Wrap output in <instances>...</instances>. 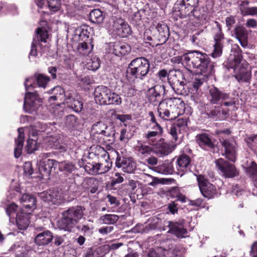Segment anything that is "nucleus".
I'll return each instance as SVG.
<instances>
[{
	"label": "nucleus",
	"mask_w": 257,
	"mask_h": 257,
	"mask_svg": "<svg viewBox=\"0 0 257 257\" xmlns=\"http://www.w3.org/2000/svg\"><path fill=\"white\" fill-rule=\"evenodd\" d=\"M215 164L225 177L233 178L238 174L234 165L222 158L217 160L215 161Z\"/></svg>",
	"instance_id": "nucleus-14"
},
{
	"label": "nucleus",
	"mask_w": 257,
	"mask_h": 257,
	"mask_svg": "<svg viewBox=\"0 0 257 257\" xmlns=\"http://www.w3.org/2000/svg\"><path fill=\"white\" fill-rule=\"evenodd\" d=\"M119 219L118 216L115 214H105L100 218V221L105 224H114Z\"/></svg>",
	"instance_id": "nucleus-46"
},
{
	"label": "nucleus",
	"mask_w": 257,
	"mask_h": 257,
	"mask_svg": "<svg viewBox=\"0 0 257 257\" xmlns=\"http://www.w3.org/2000/svg\"><path fill=\"white\" fill-rule=\"evenodd\" d=\"M235 38L238 40L241 46L243 48L248 46V31L241 25L236 26L233 30Z\"/></svg>",
	"instance_id": "nucleus-23"
},
{
	"label": "nucleus",
	"mask_w": 257,
	"mask_h": 257,
	"mask_svg": "<svg viewBox=\"0 0 257 257\" xmlns=\"http://www.w3.org/2000/svg\"><path fill=\"white\" fill-rule=\"evenodd\" d=\"M229 97L228 94L223 93L212 86L209 88L207 98L211 104H221L223 100L229 99Z\"/></svg>",
	"instance_id": "nucleus-19"
},
{
	"label": "nucleus",
	"mask_w": 257,
	"mask_h": 257,
	"mask_svg": "<svg viewBox=\"0 0 257 257\" xmlns=\"http://www.w3.org/2000/svg\"><path fill=\"white\" fill-rule=\"evenodd\" d=\"M36 80L38 87L45 88L47 87L50 78L44 74H40L37 76Z\"/></svg>",
	"instance_id": "nucleus-47"
},
{
	"label": "nucleus",
	"mask_w": 257,
	"mask_h": 257,
	"mask_svg": "<svg viewBox=\"0 0 257 257\" xmlns=\"http://www.w3.org/2000/svg\"><path fill=\"white\" fill-rule=\"evenodd\" d=\"M196 141L198 145L205 150L211 151L216 148L214 139L207 134L203 133L197 135Z\"/></svg>",
	"instance_id": "nucleus-20"
},
{
	"label": "nucleus",
	"mask_w": 257,
	"mask_h": 257,
	"mask_svg": "<svg viewBox=\"0 0 257 257\" xmlns=\"http://www.w3.org/2000/svg\"><path fill=\"white\" fill-rule=\"evenodd\" d=\"M104 15L99 9H94L89 13L90 20L93 23L99 24L102 22Z\"/></svg>",
	"instance_id": "nucleus-39"
},
{
	"label": "nucleus",
	"mask_w": 257,
	"mask_h": 257,
	"mask_svg": "<svg viewBox=\"0 0 257 257\" xmlns=\"http://www.w3.org/2000/svg\"><path fill=\"white\" fill-rule=\"evenodd\" d=\"M35 79L33 78H27L24 83L26 93L24 102V108L27 112H30L35 109V102L38 99V95L36 92L29 91L31 88H34L33 82Z\"/></svg>",
	"instance_id": "nucleus-7"
},
{
	"label": "nucleus",
	"mask_w": 257,
	"mask_h": 257,
	"mask_svg": "<svg viewBox=\"0 0 257 257\" xmlns=\"http://www.w3.org/2000/svg\"><path fill=\"white\" fill-rule=\"evenodd\" d=\"M156 150L155 153L160 156H167L172 152V149L170 145L165 142H160L156 143Z\"/></svg>",
	"instance_id": "nucleus-35"
},
{
	"label": "nucleus",
	"mask_w": 257,
	"mask_h": 257,
	"mask_svg": "<svg viewBox=\"0 0 257 257\" xmlns=\"http://www.w3.org/2000/svg\"><path fill=\"white\" fill-rule=\"evenodd\" d=\"M149 61L144 57H138L131 61L126 71V78L131 83L135 79L143 80L150 71Z\"/></svg>",
	"instance_id": "nucleus-5"
},
{
	"label": "nucleus",
	"mask_w": 257,
	"mask_h": 257,
	"mask_svg": "<svg viewBox=\"0 0 257 257\" xmlns=\"http://www.w3.org/2000/svg\"><path fill=\"white\" fill-rule=\"evenodd\" d=\"M248 4L249 2L247 1H241L238 4V9L240 11V14L242 16H246V14L249 8Z\"/></svg>",
	"instance_id": "nucleus-56"
},
{
	"label": "nucleus",
	"mask_w": 257,
	"mask_h": 257,
	"mask_svg": "<svg viewBox=\"0 0 257 257\" xmlns=\"http://www.w3.org/2000/svg\"><path fill=\"white\" fill-rule=\"evenodd\" d=\"M244 168L247 175L253 182L254 186H257V164L253 161H250Z\"/></svg>",
	"instance_id": "nucleus-29"
},
{
	"label": "nucleus",
	"mask_w": 257,
	"mask_h": 257,
	"mask_svg": "<svg viewBox=\"0 0 257 257\" xmlns=\"http://www.w3.org/2000/svg\"><path fill=\"white\" fill-rule=\"evenodd\" d=\"M91 136L100 144H112L115 141V131L112 124H107L103 121L94 123L91 128Z\"/></svg>",
	"instance_id": "nucleus-3"
},
{
	"label": "nucleus",
	"mask_w": 257,
	"mask_h": 257,
	"mask_svg": "<svg viewBox=\"0 0 257 257\" xmlns=\"http://www.w3.org/2000/svg\"><path fill=\"white\" fill-rule=\"evenodd\" d=\"M142 177L145 182H148V184L152 186H154L158 183L157 179L151 175L144 174L142 176Z\"/></svg>",
	"instance_id": "nucleus-55"
},
{
	"label": "nucleus",
	"mask_w": 257,
	"mask_h": 257,
	"mask_svg": "<svg viewBox=\"0 0 257 257\" xmlns=\"http://www.w3.org/2000/svg\"><path fill=\"white\" fill-rule=\"evenodd\" d=\"M94 96L95 102L100 105H119L121 103L119 95L104 86H98L95 88Z\"/></svg>",
	"instance_id": "nucleus-6"
},
{
	"label": "nucleus",
	"mask_w": 257,
	"mask_h": 257,
	"mask_svg": "<svg viewBox=\"0 0 257 257\" xmlns=\"http://www.w3.org/2000/svg\"><path fill=\"white\" fill-rule=\"evenodd\" d=\"M161 131L155 132L153 131H149L145 135V138L147 139V142L150 145L155 146L157 143V137L161 136Z\"/></svg>",
	"instance_id": "nucleus-43"
},
{
	"label": "nucleus",
	"mask_w": 257,
	"mask_h": 257,
	"mask_svg": "<svg viewBox=\"0 0 257 257\" xmlns=\"http://www.w3.org/2000/svg\"><path fill=\"white\" fill-rule=\"evenodd\" d=\"M246 142L252 150L257 151V135L248 137Z\"/></svg>",
	"instance_id": "nucleus-57"
},
{
	"label": "nucleus",
	"mask_w": 257,
	"mask_h": 257,
	"mask_svg": "<svg viewBox=\"0 0 257 257\" xmlns=\"http://www.w3.org/2000/svg\"><path fill=\"white\" fill-rule=\"evenodd\" d=\"M155 171L162 174H172L174 172V168L171 163L165 161L156 167Z\"/></svg>",
	"instance_id": "nucleus-38"
},
{
	"label": "nucleus",
	"mask_w": 257,
	"mask_h": 257,
	"mask_svg": "<svg viewBox=\"0 0 257 257\" xmlns=\"http://www.w3.org/2000/svg\"><path fill=\"white\" fill-rule=\"evenodd\" d=\"M184 82L183 81H179L177 84L173 86L172 88L174 91L178 94H182L183 91L184 90Z\"/></svg>",
	"instance_id": "nucleus-58"
},
{
	"label": "nucleus",
	"mask_w": 257,
	"mask_h": 257,
	"mask_svg": "<svg viewBox=\"0 0 257 257\" xmlns=\"http://www.w3.org/2000/svg\"><path fill=\"white\" fill-rule=\"evenodd\" d=\"M231 54L229 58L230 62L229 67L232 69H236V67L241 63L242 56L241 50L238 45L233 44L231 47Z\"/></svg>",
	"instance_id": "nucleus-21"
},
{
	"label": "nucleus",
	"mask_w": 257,
	"mask_h": 257,
	"mask_svg": "<svg viewBox=\"0 0 257 257\" xmlns=\"http://www.w3.org/2000/svg\"><path fill=\"white\" fill-rule=\"evenodd\" d=\"M76 34L79 36V39L82 41H87L88 39L92 40L91 38H89L87 30L84 28H78L76 31Z\"/></svg>",
	"instance_id": "nucleus-48"
},
{
	"label": "nucleus",
	"mask_w": 257,
	"mask_h": 257,
	"mask_svg": "<svg viewBox=\"0 0 257 257\" xmlns=\"http://www.w3.org/2000/svg\"><path fill=\"white\" fill-rule=\"evenodd\" d=\"M171 62L177 64L182 62L188 70L194 69L196 73L204 76H209L214 70V64L209 56L197 50L190 51L182 56L173 57Z\"/></svg>",
	"instance_id": "nucleus-2"
},
{
	"label": "nucleus",
	"mask_w": 257,
	"mask_h": 257,
	"mask_svg": "<svg viewBox=\"0 0 257 257\" xmlns=\"http://www.w3.org/2000/svg\"><path fill=\"white\" fill-rule=\"evenodd\" d=\"M221 107L220 106H215L214 109L210 112L209 116L210 117L215 119H222L223 115L221 114Z\"/></svg>",
	"instance_id": "nucleus-54"
},
{
	"label": "nucleus",
	"mask_w": 257,
	"mask_h": 257,
	"mask_svg": "<svg viewBox=\"0 0 257 257\" xmlns=\"http://www.w3.org/2000/svg\"><path fill=\"white\" fill-rule=\"evenodd\" d=\"M36 142L32 139H29L27 141V150L29 153H32L36 150Z\"/></svg>",
	"instance_id": "nucleus-62"
},
{
	"label": "nucleus",
	"mask_w": 257,
	"mask_h": 257,
	"mask_svg": "<svg viewBox=\"0 0 257 257\" xmlns=\"http://www.w3.org/2000/svg\"><path fill=\"white\" fill-rule=\"evenodd\" d=\"M93 49L92 40L88 39L87 41H83L79 44L77 51L79 55L84 56L89 54Z\"/></svg>",
	"instance_id": "nucleus-34"
},
{
	"label": "nucleus",
	"mask_w": 257,
	"mask_h": 257,
	"mask_svg": "<svg viewBox=\"0 0 257 257\" xmlns=\"http://www.w3.org/2000/svg\"><path fill=\"white\" fill-rule=\"evenodd\" d=\"M156 29L159 33L160 41L165 42L169 36V30L165 23H159L156 26Z\"/></svg>",
	"instance_id": "nucleus-36"
},
{
	"label": "nucleus",
	"mask_w": 257,
	"mask_h": 257,
	"mask_svg": "<svg viewBox=\"0 0 257 257\" xmlns=\"http://www.w3.org/2000/svg\"><path fill=\"white\" fill-rule=\"evenodd\" d=\"M47 6L50 11L56 12L60 8V0H47Z\"/></svg>",
	"instance_id": "nucleus-52"
},
{
	"label": "nucleus",
	"mask_w": 257,
	"mask_h": 257,
	"mask_svg": "<svg viewBox=\"0 0 257 257\" xmlns=\"http://www.w3.org/2000/svg\"><path fill=\"white\" fill-rule=\"evenodd\" d=\"M165 94V89L163 85H156L148 90L149 100L153 105H158L159 116L166 120H174L184 113L185 103L179 98L163 99L162 95Z\"/></svg>",
	"instance_id": "nucleus-1"
},
{
	"label": "nucleus",
	"mask_w": 257,
	"mask_h": 257,
	"mask_svg": "<svg viewBox=\"0 0 257 257\" xmlns=\"http://www.w3.org/2000/svg\"><path fill=\"white\" fill-rule=\"evenodd\" d=\"M98 182L92 178L86 179L82 183L83 187L89 190L91 193H95L98 190Z\"/></svg>",
	"instance_id": "nucleus-40"
},
{
	"label": "nucleus",
	"mask_w": 257,
	"mask_h": 257,
	"mask_svg": "<svg viewBox=\"0 0 257 257\" xmlns=\"http://www.w3.org/2000/svg\"><path fill=\"white\" fill-rule=\"evenodd\" d=\"M171 193L172 194L176 193V198H177V199L178 200L180 201L181 202H186V199H187L185 195H182V194H181L179 192L178 188H176L173 189L171 191Z\"/></svg>",
	"instance_id": "nucleus-60"
},
{
	"label": "nucleus",
	"mask_w": 257,
	"mask_h": 257,
	"mask_svg": "<svg viewBox=\"0 0 257 257\" xmlns=\"http://www.w3.org/2000/svg\"><path fill=\"white\" fill-rule=\"evenodd\" d=\"M216 27L213 28L214 42L213 50L211 53V56L213 58L220 57L222 53V49L224 45V37L222 32L221 28L218 22H215Z\"/></svg>",
	"instance_id": "nucleus-9"
},
{
	"label": "nucleus",
	"mask_w": 257,
	"mask_h": 257,
	"mask_svg": "<svg viewBox=\"0 0 257 257\" xmlns=\"http://www.w3.org/2000/svg\"><path fill=\"white\" fill-rule=\"evenodd\" d=\"M100 65V59L95 56H93L91 58L87 59L85 64L86 68L88 70L96 71Z\"/></svg>",
	"instance_id": "nucleus-41"
},
{
	"label": "nucleus",
	"mask_w": 257,
	"mask_h": 257,
	"mask_svg": "<svg viewBox=\"0 0 257 257\" xmlns=\"http://www.w3.org/2000/svg\"><path fill=\"white\" fill-rule=\"evenodd\" d=\"M40 198L45 202L52 204L59 205L64 201L60 191L57 189H52L39 194Z\"/></svg>",
	"instance_id": "nucleus-11"
},
{
	"label": "nucleus",
	"mask_w": 257,
	"mask_h": 257,
	"mask_svg": "<svg viewBox=\"0 0 257 257\" xmlns=\"http://www.w3.org/2000/svg\"><path fill=\"white\" fill-rule=\"evenodd\" d=\"M181 76V74L179 71H171L170 72L169 76H168V80L170 85L172 87L173 86H175V84H177L178 82L180 81L178 77Z\"/></svg>",
	"instance_id": "nucleus-45"
},
{
	"label": "nucleus",
	"mask_w": 257,
	"mask_h": 257,
	"mask_svg": "<svg viewBox=\"0 0 257 257\" xmlns=\"http://www.w3.org/2000/svg\"><path fill=\"white\" fill-rule=\"evenodd\" d=\"M99 163H95L94 164H90L89 166H86V168H89L92 174H99Z\"/></svg>",
	"instance_id": "nucleus-63"
},
{
	"label": "nucleus",
	"mask_w": 257,
	"mask_h": 257,
	"mask_svg": "<svg viewBox=\"0 0 257 257\" xmlns=\"http://www.w3.org/2000/svg\"><path fill=\"white\" fill-rule=\"evenodd\" d=\"M174 9L176 15L181 18H188L190 20H193L194 18L197 20L200 19V16L198 15V12L196 9L187 6L181 0L177 1Z\"/></svg>",
	"instance_id": "nucleus-8"
},
{
	"label": "nucleus",
	"mask_w": 257,
	"mask_h": 257,
	"mask_svg": "<svg viewBox=\"0 0 257 257\" xmlns=\"http://www.w3.org/2000/svg\"><path fill=\"white\" fill-rule=\"evenodd\" d=\"M24 172L25 175L30 176L33 173L32 164L30 162H26L24 165Z\"/></svg>",
	"instance_id": "nucleus-59"
},
{
	"label": "nucleus",
	"mask_w": 257,
	"mask_h": 257,
	"mask_svg": "<svg viewBox=\"0 0 257 257\" xmlns=\"http://www.w3.org/2000/svg\"><path fill=\"white\" fill-rule=\"evenodd\" d=\"M109 23L110 29L117 35L121 37H126L131 34L130 27L124 20L112 17Z\"/></svg>",
	"instance_id": "nucleus-10"
},
{
	"label": "nucleus",
	"mask_w": 257,
	"mask_h": 257,
	"mask_svg": "<svg viewBox=\"0 0 257 257\" xmlns=\"http://www.w3.org/2000/svg\"><path fill=\"white\" fill-rule=\"evenodd\" d=\"M57 167L61 172H63L66 174L72 173L75 169L72 163L66 162H59Z\"/></svg>",
	"instance_id": "nucleus-44"
},
{
	"label": "nucleus",
	"mask_w": 257,
	"mask_h": 257,
	"mask_svg": "<svg viewBox=\"0 0 257 257\" xmlns=\"http://www.w3.org/2000/svg\"><path fill=\"white\" fill-rule=\"evenodd\" d=\"M116 166L121 168L122 171L127 173H133L136 168V163L131 158L117 159L115 162Z\"/></svg>",
	"instance_id": "nucleus-22"
},
{
	"label": "nucleus",
	"mask_w": 257,
	"mask_h": 257,
	"mask_svg": "<svg viewBox=\"0 0 257 257\" xmlns=\"http://www.w3.org/2000/svg\"><path fill=\"white\" fill-rule=\"evenodd\" d=\"M235 74L234 75L235 78L239 82H249L251 78V73L244 67H242L240 64L236 69H233Z\"/></svg>",
	"instance_id": "nucleus-26"
},
{
	"label": "nucleus",
	"mask_w": 257,
	"mask_h": 257,
	"mask_svg": "<svg viewBox=\"0 0 257 257\" xmlns=\"http://www.w3.org/2000/svg\"><path fill=\"white\" fill-rule=\"evenodd\" d=\"M221 144L224 148V154L226 159L234 162L237 158V144L235 141L232 139L223 140Z\"/></svg>",
	"instance_id": "nucleus-13"
},
{
	"label": "nucleus",
	"mask_w": 257,
	"mask_h": 257,
	"mask_svg": "<svg viewBox=\"0 0 257 257\" xmlns=\"http://www.w3.org/2000/svg\"><path fill=\"white\" fill-rule=\"evenodd\" d=\"M130 46L125 43L115 42L110 44V52L116 56L125 55L130 52Z\"/></svg>",
	"instance_id": "nucleus-24"
},
{
	"label": "nucleus",
	"mask_w": 257,
	"mask_h": 257,
	"mask_svg": "<svg viewBox=\"0 0 257 257\" xmlns=\"http://www.w3.org/2000/svg\"><path fill=\"white\" fill-rule=\"evenodd\" d=\"M53 238L52 233L49 230H47L38 233L35 237V241L39 245H44L51 242Z\"/></svg>",
	"instance_id": "nucleus-27"
},
{
	"label": "nucleus",
	"mask_w": 257,
	"mask_h": 257,
	"mask_svg": "<svg viewBox=\"0 0 257 257\" xmlns=\"http://www.w3.org/2000/svg\"><path fill=\"white\" fill-rule=\"evenodd\" d=\"M84 208L75 206L69 208L62 213V217L58 220L57 226L60 230L71 232L82 218Z\"/></svg>",
	"instance_id": "nucleus-4"
},
{
	"label": "nucleus",
	"mask_w": 257,
	"mask_h": 257,
	"mask_svg": "<svg viewBox=\"0 0 257 257\" xmlns=\"http://www.w3.org/2000/svg\"><path fill=\"white\" fill-rule=\"evenodd\" d=\"M181 1L195 9H196V7L198 6L199 3V0H181Z\"/></svg>",
	"instance_id": "nucleus-64"
},
{
	"label": "nucleus",
	"mask_w": 257,
	"mask_h": 257,
	"mask_svg": "<svg viewBox=\"0 0 257 257\" xmlns=\"http://www.w3.org/2000/svg\"><path fill=\"white\" fill-rule=\"evenodd\" d=\"M205 38L203 35L202 31L196 33L191 37V41L195 45H199L203 43Z\"/></svg>",
	"instance_id": "nucleus-49"
},
{
	"label": "nucleus",
	"mask_w": 257,
	"mask_h": 257,
	"mask_svg": "<svg viewBox=\"0 0 257 257\" xmlns=\"http://www.w3.org/2000/svg\"><path fill=\"white\" fill-rule=\"evenodd\" d=\"M179 130L180 133L186 132L187 130V121L186 119L179 118L174 125Z\"/></svg>",
	"instance_id": "nucleus-50"
},
{
	"label": "nucleus",
	"mask_w": 257,
	"mask_h": 257,
	"mask_svg": "<svg viewBox=\"0 0 257 257\" xmlns=\"http://www.w3.org/2000/svg\"><path fill=\"white\" fill-rule=\"evenodd\" d=\"M49 94L53 93L54 95L51 96L49 98V102L52 103V101L61 99V97L64 93V90L60 86L54 87L52 89L47 91Z\"/></svg>",
	"instance_id": "nucleus-42"
},
{
	"label": "nucleus",
	"mask_w": 257,
	"mask_h": 257,
	"mask_svg": "<svg viewBox=\"0 0 257 257\" xmlns=\"http://www.w3.org/2000/svg\"><path fill=\"white\" fill-rule=\"evenodd\" d=\"M30 247L23 241L16 242L11 247L10 250L14 251L16 257H27V253Z\"/></svg>",
	"instance_id": "nucleus-25"
},
{
	"label": "nucleus",
	"mask_w": 257,
	"mask_h": 257,
	"mask_svg": "<svg viewBox=\"0 0 257 257\" xmlns=\"http://www.w3.org/2000/svg\"><path fill=\"white\" fill-rule=\"evenodd\" d=\"M59 165V162L52 159L41 160L38 164V168L42 178L48 177L52 172L55 170Z\"/></svg>",
	"instance_id": "nucleus-16"
},
{
	"label": "nucleus",
	"mask_w": 257,
	"mask_h": 257,
	"mask_svg": "<svg viewBox=\"0 0 257 257\" xmlns=\"http://www.w3.org/2000/svg\"><path fill=\"white\" fill-rule=\"evenodd\" d=\"M184 221L180 220L178 221H168L167 226L169 228L168 232L175 235L178 237H185L187 235V231L184 225Z\"/></svg>",
	"instance_id": "nucleus-18"
},
{
	"label": "nucleus",
	"mask_w": 257,
	"mask_h": 257,
	"mask_svg": "<svg viewBox=\"0 0 257 257\" xmlns=\"http://www.w3.org/2000/svg\"><path fill=\"white\" fill-rule=\"evenodd\" d=\"M136 152L140 156L146 157L153 151L152 147L143 144L141 141H138L137 144L135 147Z\"/></svg>",
	"instance_id": "nucleus-37"
},
{
	"label": "nucleus",
	"mask_w": 257,
	"mask_h": 257,
	"mask_svg": "<svg viewBox=\"0 0 257 257\" xmlns=\"http://www.w3.org/2000/svg\"><path fill=\"white\" fill-rule=\"evenodd\" d=\"M123 177L121 174L119 173H116L115 174V177H113L111 182V184L112 186L115 185L116 184L122 183L123 181Z\"/></svg>",
	"instance_id": "nucleus-61"
},
{
	"label": "nucleus",
	"mask_w": 257,
	"mask_h": 257,
	"mask_svg": "<svg viewBox=\"0 0 257 257\" xmlns=\"http://www.w3.org/2000/svg\"><path fill=\"white\" fill-rule=\"evenodd\" d=\"M197 179L200 190L205 197L212 198L216 196L215 186L210 183L204 176L199 175L197 177Z\"/></svg>",
	"instance_id": "nucleus-12"
},
{
	"label": "nucleus",
	"mask_w": 257,
	"mask_h": 257,
	"mask_svg": "<svg viewBox=\"0 0 257 257\" xmlns=\"http://www.w3.org/2000/svg\"><path fill=\"white\" fill-rule=\"evenodd\" d=\"M18 206L15 203H12L7 206L6 211L7 215L10 217V220L14 218Z\"/></svg>",
	"instance_id": "nucleus-51"
},
{
	"label": "nucleus",
	"mask_w": 257,
	"mask_h": 257,
	"mask_svg": "<svg viewBox=\"0 0 257 257\" xmlns=\"http://www.w3.org/2000/svg\"><path fill=\"white\" fill-rule=\"evenodd\" d=\"M190 163V157L185 154L180 156L177 160L176 168L179 172H185L187 171Z\"/></svg>",
	"instance_id": "nucleus-33"
},
{
	"label": "nucleus",
	"mask_w": 257,
	"mask_h": 257,
	"mask_svg": "<svg viewBox=\"0 0 257 257\" xmlns=\"http://www.w3.org/2000/svg\"><path fill=\"white\" fill-rule=\"evenodd\" d=\"M66 126L69 129L75 127L77 124V119L73 115H69L66 118Z\"/></svg>",
	"instance_id": "nucleus-53"
},
{
	"label": "nucleus",
	"mask_w": 257,
	"mask_h": 257,
	"mask_svg": "<svg viewBox=\"0 0 257 257\" xmlns=\"http://www.w3.org/2000/svg\"><path fill=\"white\" fill-rule=\"evenodd\" d=\"M49 128L46 123L38 122L35 125L32 126L29 130V134L33 137L40 135L42 133L46 132L48 135L49 133Z\"/></svg>",
	"instance_id": "nucleus-32"
},
{
	"label": "nucleus",
	"mask_w": 257,
	"mask_h": 257,
	"mask_svg": "<svg viewBox=\"0 0 257 257\" xmlns=\"http://www.w3.org/2000/svg\"><path fill=\"white\" fill-rule=\"evenodd\" d=\"M29 212H20L17 214L16 216V221L18 228L21 230L26 229L29 226Z\"/></svg>",
	"instance_id": "nucleus-30"
},
{
	"label": "nucleus",
	"mask_w": 257,
	"mask_h": 257,
	"mask_svg": "<svg viewBox=\"0 0 257 257\" xmlns=\"http://www.w3.org/2000/svg\"><path fill=\"white\" fill-rule=\"evenodd\" d=\"M48 38L47 31L44 28H39L37 30V34L33 39L32 43L31 49L29 54L30 56L36 57L37 55V46L40 45L41 47L42 45L40 43H46L47 39Z\"/></svg>",
	"instance_id": "nucleus-15"
},
{
	"label": "nucleus",
	"mask_w": 257,
	"mask_h": 257,
	"mask_svg": "<svg viewBox=\"0 0 257 257\" xmlns=\"http://www.w3.org/2000/svg\"><path fill=\"white\" fill-rule=\"evenodd\" d=\"M65 103L69 108L76 112H80L83 108V104L79 100L77 93L74 91L67 92L65 94Z\"/></svg>",
	"instance_id": "nucleus-17"
},
{
	"label": "nucleus",
	"mask_w": 257,
	"mask_h": 257,
	"mask_svg": "<svg viewBox=\"0 0 257 257\" xmlns=\"http://www.w3.org/2000/svg\"><path fill=\"white\" fill-rule=\"evenodd\" d=\"M18 131L19 135L15 140L16 147L14 150V154L16 158H18L22 154L25 137L23 128H18Z\"/></svg>",
	"instance_id": "nucleus-31"
},
{
	"label": "nucleus",
	"mask_w": 257,
	"mask_h": 257,
	"mask_svg": "<svg viewBox=\"0 0 257 257\" xmlns=\"http://www.w3.org/2000/svg\"><path fill=\"white\" fill-rule=\"evenodd\" d=\"M20 201L26 209L34 210L36 207V199L33 195L25 193L22 195Z\"/></svg>",
	"instance_id": "nucleus-28"
}]
</instances>
